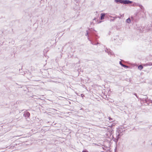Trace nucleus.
Returning <instances> with one entry per match:
<instances>
[{"mask_svg":"<svg viewBox=\"0 0 152 152\" xmlns=\"http://www.w3.org/2000/svg\"><path fill=\"white\" fill-rule=\"evenodd\" d=\"M126 22L129 23L131 22V20L130 18H129L128 19H127L126 20Z\"/></svg>","mask_w":152,"mask_h":152,"instance_id":"f8f14e48","label":"nucleus"},{"mask_svg":"<svg viewBox=\"0 0 152 152\" xmlns=\"http://www.w3.org/2000/svg\"><path fill=\"white\" fill-rule=\"evenodd\" d=\"M121 135H120V134L116 133L115 137L116 138L114 139V141L116 143H117L118 142L119 139H120Z\"/></svg>","mask_w":152,"mask_h":152,"instance_id":"7ed1b4c3","label":"nucleus"},{"mask_svg":"<svg viewBox=\"0 0 152 152\" xmlns=\"http://www.w3.org/2000/svg\"><path fill=\"white\" fill-rule=\"evenodd\" d=\"M82 152H88V151L86 150H83Z\"/></svg>","mask_w":152,"mask_h":152,"instance_id":"6ab92c4d","label":"nucleus"},{"mask_svg":"<svg viewBox=\"0 0 152 152\" xmlns=\"http://www.w3.org/2000/svg\"><path fill=\"white\" fill-rule=\"evenodd\" d=\"M35 81H38V80H35Z\"/></svg>","mask_w":152,"mask_h":152,"instance_id":"b1692460","label":"nucleus"},{"mask_svg":"<svg viewBox=\"0 0 152 152\" xmlns=\"http://www.w3.org/2000/svg\"><path fill=\"white\" fill-rule=\"evenodd\" d=\"M145 65L146 66H152V62H149L148 63H146L145 64Z\"/></svg>","mask_w":152,"mask_h":152,"instance_id":"4468645a","label":"nucleus"},{"mask_svg":"<svg viewBox=\"0 0 152 152\" xmlns=\"http://www.w3.org/2000/svg\"><path fill=\"white\" fill-rule=\"evenodd\" d=\"M109 120L111 122H112V121L113 120V119L110 117H109Z\"/></svg>","mask_w":152,"mask_h":152,"instance_id":"f3484780","label":"nucleus"},{"mask_svg":"<svg viewBox=\"0 0 152 152\" xmlns=\"http://www.w3.org/2000/svg\"><path fill=\"white\" fill-rule=\"evenodd\" d=\"M105 51L106 52H107L108 53V54L109 55H112V51L106 48L105 50Z\"/></svg>","mask_w":152,"mask_h":152,"instance_id":"423d86ee","label":"nucleus"},{"mask_svg":"<svg viewBox=\"0 0 152 152\" xmlns=\"http://www.w3.org/2000/svg\"><path fill=\"white\" fill-rule=\"evenodd\" d=\"M114 20H115L113 18V19H110V21H114Z\"/></svg>","mask_w":152,"mask_h":152,"instance_id":"a211bd4d","label":"nucleus"},{"mask_svg":"<svg viewBox=\"0 0 152 152\" xmlns=\"http://www.w3.org/2000/svg\"><path fill=\"white\" fill-rule=\"evenodd\" d=\"M23 116L26 118H27L30 116V113L29 112L26 111L23 113Z\"/></svg>","mask_w":152,"mask_h":152,"instance_id":"39448f33","label":"nucleus"},{"mask_svg":"<svg viewBox=\"0 0 152 152\" xmlns=\"http://www.w3.org/2000/svg\"><path fill=\"white\" fill-rule=\"evenodd\" d=\"M133 95H135V96H136V97L137 98H138V96H137V94H136V93H133Z\"/></svg>","mask_w":152,"mask_h":152,"instance_id":"2eb2a0df","label":"nucleus"},{"mask_svg":"<svg viewBox=\"0 0 152 152\" xmlns=\"http://www.w3.org/2000/svg\"><path fill=\"white\" fill-rule=\"evenodd\" d=\"M119 63L121 66L124 68H127L128 67L127 66L123 64L121 61H119Z\"/></svg>","mask_w":152,"mask_h":152,"instance_id":"9b49d317","label":"nucleus"},{"mask_svg":"<svg viewBox=\"0 0 152 152\" xmlns=\"http://www.w3.org/2000/svg\"><path fill=\"white\" fill-rule=\"evenodd\" d=\"M143 68V66L141 65H140L138 66V69L140 70H141Z\"/></svg>","mask_w":152,"mask_h":152,"instance_id":"ddd939ff","label":"nucleus"},{"mask_svg":"<svg viewBox=\"0 0 152 152\" xmlns=\"http://www.w3.org/2000/svg\"><path fill=\"white\" fill-rule=\"evenodd\" d=\"M96 19V18H94L93 19V20H95Z\"/></svg>","mask_w":152,"mask_h":152,"instance_id":"4be33fe9","label":"nucleus"},{"mask_svg":"<svg viewBox=\"0 0 152 152\" xmlns=\"http://www.w3.org/2000/svg\"><path fill=\"white\" fill-rule=\"evenodd\" d=\"M125 132V130H123L122 128H120L116 131V133L118 134H120V135H122L123 134H122L123 132Z\"/></svg>","mask_w":152,"mask_h":152,"instance_id":"20e7f679","label":"nucleus"},{"mask_svg":"<svg viewBox=\"0 0 152 152\" xmlns=\"http://www.w3.org/2000/svg\"><path fill=\"white\" fill-rule=\"evenodd\" d=\"M105 14L104 13H102L101 14L100 19L102 20L104 19Z\"/></svg>","mask_w":152,"mask_h":152,"instance_id":"9d476101","label":"nucleus"},{"mask_svg":"<svg viewBox=\"0 0 152 152\" xmlns=\"http://www.w3.org/2000/svg\"><path fill=\"white\" fill-rule=\"evenodd\" d=\"M105 51L106 52H107L108 53V54L109 55H112V51L106 48L105 50Z\"/></svg>","mask_w":152,"mask_h":152,"instance_id":"0eeeda50","label":"nucleus"},{"mask_svg":"<svg viewBox=\"0 0 152 152\" xmlns=\"http://www.w3.org/2000/svg\"><path fill=\"white\" fill-rule=\"evenodd\" d=\"M86 31V35L88 36V39L91 42V43L93 45H97L99 43L98 42H96V39L98 38L97 37V35L94 33H90V36L91 39H90L88 37V34L89 32L87 30Z\"/></svg>","mask_w":152,"mask_h":152,"instance_id":"f257e3e1","label":"nucleus"},{"mask_svg":"<svg viewBox=\"0 0 152 152\" xmlns=\"http://www.w3.org/2000/svg\"><path fill=\"white\" fill-rule=\"evenodd\" d=\"M133 19V18L132 17V20Z\"/></svg>","mask_w":152,"mask_h":152,"instance_id":"5701e85b","label":"nucleus"},{"mask_svg":"<svg viewBox=\"0 0 152 152\" xmlns=\"http://www.w3.org/2000/svg\"><path fill=\"white\" fill-rule=\"evenodd\" d=\"M116 138V137H115L113 136V140L114 141V139H115Z\"/></svg>","mask_w":152,"mask_h":152,"instance_id":"aec40b11","label":"nucleus"},{"mask_svg":"<svg viewBox=\"0 0 152 152\" xmlns=\"http://www.w3.org/2000/svg\"><path fill=\"white\" fill-rule=\"evenodd\" d=\"M144 101L145 102H146L147 103H148V102L150 103L151 102H152V100H148V97L145 96V98H144Z\"/></svg>","mask_w":152,"mask_h":152,"instance_id":"1a4fd4ad","label":"nucleus"},{"mask_svg":"<svg viewBox=\"0 0 152 152\" xmlns=\"http://www.w3.org/2000/svg\"><path fill=\"white\" fill-rule=\"evenodd\" d=\"M135 5L139 7L140 9H141L142 10V11H143L144 9V7H143L142 5L141 4H140L138 3H135Z\"/></svg>","mask_w":152,"mask_h":152,"instance_id":"6e6552de","label":"nucleus"},{"mask_svg":"<svg viewBox=\"0 0 152 152\" xmlns=\"http://www.w3.org/2000/svg\"><path fill=\"white\" fill-rule=\"evenodd\" d=\"M101 22H102V21H99V22L98 23H101Z\"/></svg>","mask_w":152,"mask_h":152,"instance_id":"412c9836","label":"nucleus"},{"mask_svg":"<svg viewBox=\"0 0 152 152\" xmlns=\"http://www.w3.org/2000/svg\"><path fill=\"white\" fill-rule=\"evenodd\" d=\"M110 17L113 18V19H114L117 18L118 17L117 16H115V17H112L111 16H110Z\"/></svg>","mask_w":152,"mask_h":152,"instance_id":"dca6fc26","label":"nucleus"},{"mask_svg":"<svg viewBox=\"0 0 152 152\" xmlns=\"http://www.w3.org/2000/svg\"><path fill=\"white\" fill-rule=\"evenodd\" d=\"M116 3H120L123 4H128L132 2V1L129 0H114Z\"/></svg>","mask_w":152,"mask_h":152,"instance_id":"f03ea898","label":"nucleus"}]
</instances>
